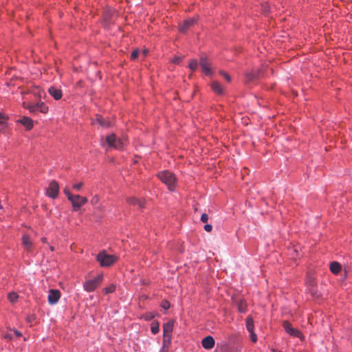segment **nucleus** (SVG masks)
Masks as SVG:
<instances>
[{"label":"nucleus","instance_id":"nucleus-1","mask_svg":"<svg viewBox=\"0 0 352 352\" xmlns=\"http://www.w3.org/2000/svg\"><path fill=\"white\" fill-rule=\"evenodd\" d=\"M63 192L67 196L68 200L71 202L74 211L78 210L81 206L88 201L87 199L85 197H82L79 195H72L67 186L63 188Z\"/></svg>","mask_w":352,"mask_h":352},{"label":"nucleus","instance_id":"nucleus-2","mask_svg":"<svg viewBox=\"0 0 352 352\" xmlns=\"http://www.w3.org/2000/svg\"><path fill=\"white\" fill-rule=\"evenodd\" d=\"M158 177L168 186L170 190H174L177 179L172 173L168 170L162 171L158 173Z\"/></svg>","mask_w":352,"mask_h":352},{"label":"nucleus","instance_id":"nucleus-3","mask_svg":"<svg viewBox=\"0 0 352 352\" xmlns=\"http://www.w3.org/2000/svg\"><path fill=\"white\" fill-rule=\"evenodd\" d=\"M106 142L109 147L116 149H122L127 143L126 139H120L113 133L106 137Z\"/></svg>","mask_w":352,"mask_h":352},{"label":"nucleus","instance_id":"nucleus-4","mask_svg":"<svg viewBox=\"0 0 352 352\" xmlns=\"http://www.w3.org/2000/svg\"><path fill=\"white\" fill-rule=\"evenodd\" d=\"M102 267H109L113 265L118 259L114 255L107 254L105 252H100L96 257Z\"/></svg>","mask_w":352,"mask_h":352},{"label":"nucleus","instance_id":"nucleus-5","mask_svg":"<svg viewBox=\"0 0 352 352\" xmlns=\"http://www.w3.org/2000/svg\"><path fill=\"white\" fill-rule=\"evenodd\" d=\"M102 275L100 274L92 280H87L86 282H85L83 285L84 289L87 292H94L97 287H98L100 285L102 281Z\"/></svg>","mask_w":352,"mask_h":352},{"label":"nucleus","instance_id":"nucleus-6","mask_svg":"<svg viewBox=\"0 0 352 352\" xmlns=\"http://www.w3.org/2000/svg\"><path fill=\"white\" fill-rule=\"evenodd\" d=\"M283 327L285 331L290 336L300 338H302L301 332L298 329L294 328L292 324L287 320H285L283 322Z\"/></svg>","mask_w":352,"mask_h":352},{"label":"nucleus","instance_id":"nucleus-7","mask_svg":"<svg viewBox=\"0 0 352 352\" xmlns=\"http://www.w3.org/2000/svg\"><path fill=\"white\" fill-rule=\"evenodd\" d=\"M59 193V185L57 182L53 180L50 184L49 187L47 189V195L52 198L55 199L58 197Z\"/></svg>","mask_w":352,"mask_h":352},{"label":"nucleus","instance_id":"nucleus-8","mask_svg":"<svg viewBox=\"0 0 352 352\" xmlns=\"http://www.w3.org/2000/svg\"><path fill=\"white\" fill-rule=\"evenodd\" d=\"M200 65L202 69V72L206 75H210L211 68H210V62L208 59L207 56H201L200 58Z\"/></svg>","mask_w":352,"mask_h":352},{"label":"nucleus","instance_id":"nucleus-9","mask_svg":"<svg viewBox=\"0 0 352 352\" xmlns=\"http://www.w3.org/2000/svg\"><path fill=\"white\" fill-rule=\"evenodd\" d=\"M173 329V322L168 321L165 323L163 326V333H164V339L163 340L169 339L170 342H171V333Z\"/></svg>","mask_w":352,"mask_h":352},{"label":"nucleus","instance_id":"nucleus-10","mask_svg":"<svg viewBox=\"0 0 352 352\" xmlns=\"http://www.w3.org/2000/svg\"><path fill=\"white\" fill-rule=\"evenodd\" d=\"M60 298V292L58 289H50L48 294V302L50 305H54L58 302Z\"/></svg>","mask_w":352,"mask_h":352},{"label":"nucleus","instance_id":"nucleus-11","mask_svg":"<svg viewBox=\"0 0 352 352\" xmlns=\"http://www.w3.org/2000/svg\"><path fill=\"white\" fill-rule=\"evenodd\" d=\"M30 112L40 111L46 113L48 111V107L43 102L32 105L29 107Z\"/></svg>","mask_w":352,"mask_h":352},{"label":"nucleus","instance_id":"nucleus-12","mask_svg":"<svg viewBox=\"0 0 352 352\" xmlns=\"http://www.w3.org/2000/svg\"><path fill=\"white\" fill-rule=\"evenodd\" d=\"M195 19H188L179 25V30L182 33H185L186 31L189 30L190 27H192L195 23Z\"/></svg>","mask_w":352,"mask_h":352},{"label":"nucleus","instance_id":"nucleus-13","mask_svg":"<svg viewBox=\"0 0 352 352\" xmlns=\"http://www.w3.org/2000/svg\"><path fill=\"white\" fill-rule=\"evenodd\" d=\"M201 344L204 349H211L214 347L215 342L212 336H208L202 340Z\"/></svg>","mask_w":352,"mask_h":352},{"label":"nucleus","instance_id":"nucleus-14","mask_svg":"<svg viewBox=\"0 0 352 352\" xmlns=\"http://www.w3.org/2000/svg\"><path fill=\"white\" fill-rule=\"evenodd\" d=\"M126 201L129 204L132 206H137L140 208H142L144 207V201L143 199H140L134 197H129L126 199Z\"/></svg>","mask_w":352,"mask_h":352},{"label":"nucleus","instance_id":"nucleus-15","mask_svg":"<svg viewBox=\"0 0 352 352\" xmlns=\"http://www.w3.org/2000/svg\"><path fill=\"white\" fill-rule=\"evenodd\" d=\"M22 245L25 250L30 252L32 248V242L30 239V236L23 234L22 237Z\"/></svg>","mask_w":352,"mask_h":352},{"label":"nucleus","instance_id":"nucleus-16","mask_svg":"<svg viewBox=\"0 0 352 352\" xmlns=\"http://www.w3.org/2000/svg\"><path fill=\"white\" fill-rule=\"evenodd\" d=\"M49 94L56 100L62 98V91L55 87H51L48 89Z\"/></svg>","mask_w":352,"mask_h":352},{"label":"nucleus","instance_id":"nucleus-17","mask_svg":"<svg viewBox=\"0 0 352 352\" xmlns=\"http://www.w3.org/2000/svg\"><path fill=\"white\" fill-rule=\"evenodd\" d=\"M8 117L0 112V133L4 132L8 126Z\"/></svg>","mask_w":352,"mask_h":352},{"label":"nucleus","instance_id":"nucleus-18","mask_svg":"<svg viewBox=\"0 0 352 352\" xmlns=\"http://www.w3.org/2000/svg\"><path fill=\"white\" fill-rule=\"evenodd\" d=\"M19 122L21 123L27 130H30L33 127V120L28 117H23L19 120Z\"/></svg>","mask_w":352,"mask_h":352},{"label":"nucleus","instance_id":"nucleus-19","mask_svg":"<svg viewBox=\"0 0 352 352\" xmlns=\"http://www.w3.org/2000/svg\"><path fill=\"white\" fill-rule=\"evenodd\" d=\"M211 87L215 93H217L218 94H223V89L221 85L218 82H217V81L213 82L211 84Z\"/></svg>","mask_w":352,"mask_h":352},{"label":"nucleus","instance_id":"nucleus-20","mask_svg":"<svg viewBox=\"0 0 352 352\" xmlns=\"http://www.w3.org/2000/svg\"><path fill=\"white\" fill-rule=\"evenodd\" d=\"M341 270V265L338 262H333L330 264V270L334 274H338Z\"/></svg>","mask_w":352,"mask_h":352},{"label":"nucleus","instance_id":"nucleus-21","mask_svg":"<svg viewBox=\"0 0 352 352\" xmlns=\"http://www.w3.org/2000/svg\"><path fill=\"white\" fill-rule=\"evenodd\" d=\"M236 305L238 307V310L240 312L244 313L246 311L247 304L243 299H239L238 301H236Z\"/></svg>","mask_w":352,"mask_h":352},{"label":"nucleus","instance_id":"nucleus-22","mask_svg":"<svg viewBox=\"0 0 352 352\" xmlns=\"http://www.w3.org/2000/svg\"><path fill=\"white\" fill-rule=\"evenodd\" d=\"M95 122L98 123L102 127L107 128L111 126V122L109 120H107L102 118L101 116L98 117L96 119Z\"/></svg>","mask_w":352,"mask_h":352},{"label":"nucleus","instance_id":"nucleus-23","mask_svg":"<svg viewBox=\"0 0 352 352\" xmlns=\"http://www.w3.org/2000/svg\"><path fill=\"white\" fill-rule=\"evenodd\" d=\"M246 328L249 332L254 331V320L252 317H248L246 319Z\"/></svg>","mask_w":352,"mask_h":352},{"label":"nucleus","instance_id":"nucleus-24","mask_svg":"<svg viewBox=\"0 0 352 352\" xmlns=\"http://www.w3.org/2000/svg\"><path fill=\"white\" fill-rule=\"evenodd\" d=\"M170 344V342L169 339L163 340L162 346L160 352H169Z\"/></svg>","mask_w":352,"mask_h":352},{"label":"nucleus","instance_id":"nucleus-25","mask_svg":"<svg viewBox=\"0 0 352 352\" xmlns=\"http://www.w3.org/2000/svg\"><path fill=\"white\" fill-rule=\"evenodd\" d=\"M246 77L249 81L252 82L259 78V73L252 72L247 74Z\"/></svg>","mask_w":352,"mask_h":352},{"label":"nucleus","instance_id":"nucleus-26","mask_svg":"<svg viewBox=\"0 0 352 352\" xmlns=\"http://www.w3.org/2000/svg\"><path fill=\"white\" fill-rule=\"evenodd\" d=\"M198 65L199 63L195 59L190 60L188 64V67L192 71H195L198 68Z\"/></svg>","mask_w":352,"mask_h":352},{"label":"nucleus","instance_id":"nucleus-27","mask_svg":"<svg viewBox=\"0 0 352 352\" xmlns=\"http://www.w3.org/2000/svg\"><path fill=\"white\" fill-rule=\"evenodd\" d=\"M116 285L114 284H111V285H109V287H104L103 289V292L105 294H111V293H113L115 292L116 290Z\"/></svg>","mask_w":352,"mask_h":352},{"label":"nucleus","instance_id":"nucleus-28","mask_svg":"<svg viewBox=\"0 0 352 352\" xmlns=\"http://www.w3.org/2000/svg\"><path fill=\"white\" fill-rule=\"evenodd\" d=\"M18 298L19 296L15 292H11L8 294V299L12 303L15 302L18 300Z\"/></svg>","mask_w":352,"mask_h":352},{"label":"nucleus","instance_id":"nucleus-29","mask_svg":"<svg viewBox=\"0 0 352 352\" xmlns=\"http://www.w3.org/2000/svg\"><path fill=\"white\" fill-rule=\"evenodd\" d=\"M151 330L153 334L157 333L160 331L159 324L157 322H156V323L153 322L151 324Z\"/></svg>","mask_w":352,"mask_h":352},{"label":"nucleus","instance_id":"nucleus-30","mask_svg":"<svg viewBox=\"0 0 352 352\" xmlns=\"http://www.w3.org/2000/svg\"><path fill=\"white\" fill-rule=\"evenodd\" d=\"M84 186V183L83 182H79V183H77V184H75L72 186V188L74 190H76V191H80V189L82 188V187Z\"/></svg>","mask_w":352,"mask_h":352},{"label":"nucleus","instance_id":"nucleus-31","mask_svg":"<svg viewBox=\"0 0 352 352\" xmlns=\"http://www.w3.org/2000/svg\"><path fill=\"white\" fill-rule=\"evenodd\" d=\"M170 302L167 300H163L162 302V305H161V307L164 309H168L170 308Z\"/></svg>","mask_w":352,"mask_h":352},{"label":"nucleus","instance_id":"nucleus-32","mask_svg":"<svg viewBox=\"0 0 352 352\" xmlns=\"http://www.w3.org/2000/svg\"><path fill=\"white\" fill-rule=\"evenodd\" d=\"M250 338H251V340L253 342H256L257 341V336L256 335V333H254V331H250Z\"/></svg>","mask_w":352,"mask_h":352},{"label":"nucleus","instance_id":"nucleus-33","mask_svg":"<svg viewBox=\"0 0 352 352\" xmlns=\"http://www.w3.org/2000/svg\"><path fill=\"white\" fill-rule=\"evenodd\" d=\"M138 54H139V51L138 50H135L132 52L131 54V58L132 59H135L138 56Z\"/></svg>","mask_w":352,"mask_h":352},{"label":"nucleus","instance_id":"nucleus-34","mask_svg":"<svg viewBox=\"0 0 352 352\" xmlns=\"http://www.w3.org/2000/svg\"><path fill=\"white\" fill-rule=\"evenodd\" d=\"M220 74L222 76H223L228 82L230 81L231 78H230V76L228 74H226V72L221 71V72H220Z\"/></svg>","mask_w":352,"mask_h":352},{"label":"nucleus","instance_id":"nucleus-35","mask_svg":"<svg viewBox=\"0 0 352 352\" xmlns=\"http://www.w3.org/2000/svg\"><path fill=\"white\" fill-rule=\"evenodd\" d=\"M208 220V216L207 214L206 213H204L202 214L201 217V221L203 222V223H206Z\"/></svg>","mask_w":352,"mask_h":352},{"label":"nucleus","instance_id":"nucleus-36","mask_svg":"<svg viewBox=\"0 0 352 352\" xmlns=\"http://www.w3.org/2000/svg\"><path fill=\"white\" fill-rule=\"evenodd\" d=\"M98 201L99 197L97 195L94 196L91 200V203L94 205L97 204Z\"/></svg>","mask_w":352,"mask_h":352},{"label":"nucleus","instance_id":"nucleus-37","mask_svg":"<svg viewBox=\"0 0 352 352\" xmlns=\"http://www.w3.org/2000/svg\"><path fill=\"white\" fill-rule=\"evenodd\" d=\"M212 229V226L210 224H206L204 226V230L208 232H211Z\"/></svg>","mask_w":352,"mask_h":352},{"label":"nucleus","instance_id":"nucleus-38","mask_svg":"<svg viewBox=\"0 0 352 352\" xmlns=\"http://www.w3.org/2000/svg\"><path fill=\"white\" fill-rule=\"evenodd\" d=\"M14 333L17 337H21L22 336L21 333L20 331H19L18 330H16V329L14 330Z\"/></svg>","mask_w":352,"mask_h":352},{"label":"nucleus","instance_id":"nucleus-39","mask_svg":"<svg viewBox=\"0 0 352 352\" xmlns=\"http://www.w3.org/2000/svg\"><path fill=\"white\" fill-rule=\"evenodd\" d=\"M180 60H181V58H180L179 57H176V58L174 59L173 62H174L175 63H179V61H180Z\"/></svg>","mask_w":352,"mask_h":352},{"label":"nucleus","instance_id":"nucleus-40","mask_svg":"<svg viewBox=\"0 0 352 352\" xmlns=\"http://www.w3.org/2000/svg\"><path fill=\"white\" fill-rule=\"evenodd\" d=\"M5 337L7 338L12 339V335L11 333L6 335Z\"/></svg>","mask_w":352,"mask_h":352},{"label":"nucleus","instance_id":"nucleus-41","mask_svg":"<svg viewBox=\"0 0 352 352\" xmlns=\"http://www.w3.org/2000/svg\"><path fill=\"white\" fill-rule=\"evenodd\" d=\"M41 241H43V243H47V239L45 237L42 238Z\"/></svg>","mask_w":352,"mask_h":352},{"label":"nucleus","instance_id":"nucleus-42","mask_svg":"<svg viewBox=\"0 0 352 352\" xmlns=\"http://www.w3.org/2000/svg\"><path fill=\"white\" fill-rule=\"evenodd\" d=\"M50 250H51V251H54V248L53 246H51L50 247Z\"/></svg>","mask_w":352,"mask_h":352},{"label":"nucleus","instance_id":"nucleus-43","mask_svg":"<svg viewBox=\"0 0 352 352\" xmlns=\"http://www.w3.org/2000/svg\"><path fill=\"white\" fill-rule=\"evenodd\" d=\"M146 53H147V50H144V55H146Z\"/></svg>","mask_w":352,"mask_h":352}]
</instances>
